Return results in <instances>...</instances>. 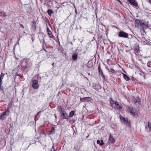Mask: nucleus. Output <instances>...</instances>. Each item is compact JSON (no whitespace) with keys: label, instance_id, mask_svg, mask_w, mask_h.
I'll return each mask as SVG.
<instances>
[{"label":"nucleus","instance_id":"ea45409f","mask_svg":"<svg viewBox=\"0 0 151 151\" xmlns=\"http://www.w3.org/2000/svg\"><path fill=\"white\" fill-rule=\"evenodd\" d=\"M2 79L0 78V82L2 83Z\"/></svg>","mask_w":151,"mask_h":151},{"label":"nucleus","instance_id":"2eb2a0df","mask_svg":"<svg viewBox=\"0 0 151 151\" xmlns=\"http://www.w3.org/2000/svg\"><path fill=\"white\" fill-rule=\"evenodd\" d=\"M32 29L34 30V31L36 30V22L34 21L32 22Z\"/></svg>","mask_w":151,"mask_h":151},{"label":"nucleus","instance_id":"e433bc0d","mask_svg":"<svg viewBox=\"0 0 151 151\" xmlns=\"http://www.w3.org/2000/svg\"><path fill=\"white\" fill-rule=\"evenodd\" d=\"M100 141L99 140H97V143L98 144H100Z\"/></svg>","mask_w":151,"mask_h":151},{"label":"nucleus","instance_id":"72a5a7b5","mask_svg":"<svg viewBox=\"0 0 151 151\" xmlns=\"http://www.w3.org/2000/svg\"><path fill=\"white\" fill-rule=\"evenodd\" d=\"M2 114H3V115H6V112L4 111L2 113Z\"/></svg>","mask_w":151,"mask_h":151},{"label":"nucleus","instance_id":"f3484780","mask_svg":"<svg viewBox=\"0 0 151 151\" xmlns=\"http://www.w3.org/2000/svg\"><path fill=\"white\" fill-rule=\"evenodd\" d=\"M0 16L2 17H6L7 16V15L6 12H3L0 9Z\"/></svg>","mask_w":151,"mask_h":151},{"label":"nucleus","instance_id":"f03ea898","mask_svg":"<svg viewBox=\"0 0 151 151\" xmlns=\"http://www.w3.org/2000/svg\"><path fill=\"white\" fill-rule=\"evenodd\" d=\"M129 111L133 116L137 115L139 112L135 108H131L129 109Z\"/></svg>","mask_w":151,"mask_h":151},{"label":"nucleus","instance_id":"473e14b6","mask_svg":"<svg viewBox=\"0 0 151 151\" xmlns=\"http://www.w3.org/2000/svg\"><path fill=\"white\" fill-rule=\"evenodd\" d=\"M104 143L103 142V140H101V143H100V145H102L104 144Z\"/></svg>","mask_w":151,"mask_h":151},{"label":"nucleus","instance_id":"f257e3e1","mask_svg":"<svg viewBox=\"0 0 151 151\" xmlns=\"http://www.w3.org/2000/svg\"><path fill=\"white\" fill-rule=\"evenodd\" d=\"M29 61V59L27 58L23 59L22 61V69L23 71L27 68V63Z\"/></svg>","mask_w":151,"mask_h":151},{"label":"nucleus","instance_id":"dca6fc26","mask_svg":"<svg viewBox=\"0 0 151 151\" xmlns=\"http://www.w3.org/2000/svg\"><path fill=\"white\" fill-rule=\"evenodd\" d=\"M110 103L111 104V106L113 107H114V105H118V102L114 101L112 99H110Z\"/></svg>","mask_w":151,"mask_h":151},{"label":"nucleus","instance_id":"c03bdc74","mask_svg":"<svg viewBox=\"0 0 151 151\" xmlns=\"http://www.w3.org/2000/svg\"><path fill=\"white\" fill-rule=\"evenodd\" d=\"M44 50L46 52H47V51L45 49H44Z\"/></svg>","mask_w":151,"mask_h":151},{"label":"nucleus","instance_id":"ddd939ff","mask_svg":"<svg viewBox=\"0 0 151 151\" xmlns=\"http://www.w3.org/2000/svg\"><path fill=\"white\" fill-rule=\"evenodd\" d=\"M129 2L131 4L136 6H138V3L135 0H128Z\"/></svg>","mask_w":151,"mask_h":151},{"label":"nucleus","instance_id":"09e8293b","mask_svg":"<svg viewBox=\"0 0 151 151\" xmlns=\"http://www.w3.org/2000/svg\"><path fill=\"white\" fill-rule=\"evenodd\" d=\"M40 1H42L43 0H39Z\"/></svg>","mask_w":151,"mask_h":151},{"label":"nucleus","instance_id":"6ab92c4d","mask_svg":"<svg viewBox=\"0 0 151 151\" xmlns=\"http://www.w3.org/2000/svg\"><path fill=\"white\" fill-rule=\"evenodd\" d=\"M57 109L58 111L60 112H60H63L64 111H65L64 109L63 108V107L61 106H59L58 107Z\"/></svg>","mask_w":151,"mask_h":151},{"label":"nucleus","instance_id":"b1692460","mask_svg":"<svg viewBox=\"0 0 151 151\" xmlns=\"http://www.w3.org/2000/svg\"><path fill=\"white\" fill-rule=\"evenodd\" d=\"M118 105H114L116 106V108L117 109H121L122 108V106H121V105H119V104L118 103Z\"/></svg>","mask_w":151,"mask_h":151},{"label":"nucleus","instance_id":"9d476101","mask_svg":"<svg viewBox=\"0 0 151 151\" xmlns=\"http://www.w3.org/2000/svg\"><path fill=\"white\" fill-rule=\"evenodd\" d=\"M142 22L141 20L136 19L135 20V25L137 27H139V26L141 27V24Z\"/></svg>","mask_w":151,"mask_h":151},{"label":"nucleus","instance_id":"37998d69","mask_svg":"<svg viewBox=\"0 0 151 151\" xmlns=\"http://www.w3.org/2000/svg\"><path fill=\"white\" fill-rule=\"evenodd\" d=\"M149 2L151 4V0H149Z\"/></svg>","mask_w":151,"mask_h":151},{"label":"nucleus","instance_id":"6e6552de","mask_svg":"<svg viewBox=\"0 0 151 151\" xmlns=\"http://www.w3.org/2000/svg\"><path fill=\"white\" fill-rule=\"evenodd\" d=\"M148 125H146L145 129L146 131L148 132H150L151 131V124L149 121L147 122Z\"/></svg>","mask_w":151,"mask_h":151},{"label":"nucleus","instance_id":"0eeeda50","mask_svg":"<svg viewBox=\"0 0 151 151\" xmlns=\"http://www.w3.org/2000/svg\"><path fill=\"white\" fill-rule=\"evenodd\" d=\"M120 119L122 121L127 125H128V126H130V121H128L127 119L123 117H121Z\"/></svg>","mask_w":151,"mask_h":151},{"label":"nucleus","instance_id":"f8f14e48","mask_svg":"<svg viewBox=\"0 0 151 151\" xmlns=\"http://www.w3.org/2000/svg\"><path fill=\"white\" fill-rule=\"evenodd\" d=\"M91 98L90 97H86L84 98H80V102H85L86 101H89V99Z\"/></svg>","mask_w":151,"mask_h":151},{"label":"nucleus","instance_id":"f704fd0d","mask_svg":"<svg viewBox=\"0 0 151 151\" xmlns=\"http://www.w3.org/2000/svg\"><path fill=\"white\" fill-rule=\"evenodd\" d=\"M41 112V111H39L37 114L36 115V116H35V117H37V116L38 115H39V114Z\"/></svg>","mask_w":151,"mask_h":151},{"label":"nucleus","instance_id":"4c0bfd02","mask_svg":"<svg viewBox=\"0 0 151 151\" xmlns=\"http://www.w3.org/2000/svg\"><path fill=\"white\" fill-rule=\"evenodd\" d=\"M15 58L17 59V60H18L19 59V58H18L16 57V56L15 55V56H14Z\"/></svg>","mask_w":151,"mask_h":151},{"label":"nucleus","instance_id":"3c124183","mask_svg":"<svg viewBox=\"0 0 151 151\" xmlns=\"http://www.w3.org/2000/svg\"><path fill=\"white\" fill-rule=\"evenodd\" d=\"M150 88H151V86H150Z\"/></svg>","mask_w":151,"mask_h":151},{"label":"nucleus","instance_id":"aec40b11","mask_svg":"<svg viewBox=\"0 0 151 151\" xmlns=\"http://www.w3.org/2000/svg\"><path fill=\"white\" fill-rule=\"evenodd\" d=\"M78 55L76 53H73L72 56V59L74 60H76L77 59Z\"/></svg>","mask_w":151,"mask_h":151},{"label":"nucleus","instance_id":"1a4fd4ad","mask_svg":"<svg viewBox=\"0 0 151 151\" xmlns=\"http://www.w3.org/2000/svg\"><path fill=\"white\" fill-rule=\"evenodd\" d=\"M98 68L99 74L101 75L103 79H105V76L101 68V67L100 65L98 66Z\"/></svg>","mask_w":151,"mask_h":151},{"label":"nucleus","instance_id":"bb28decb","mask_svg":"<svg viewBox=\"0 0 151 151\" xmlns=\"http://www.w3.org/2000/svg\"><path fill=\"white\" fill-rule=\"evenodd\" d=\"M2 85V83L1 82H0V89H1L2 91L4 90V88L2 86H1Z\"/></svg>","mask_w":151,"mask_h":151},{"label":"nucleus","instance_id":"423d86ee","mask_svg":"<svg viewBox=\"0 0 151 151\" xmlns=\"http://www.w3.org/2000/svg\"><path fill=\"white\" fill-rule=\"evenodd\" d=\"M133 102L137 105H140L141 103L139 98L138 97H134L133 99Z\"/></svg>","mask_w":151,"mask_h":151},{"label":"nucleus","instance_id":"a19ab883","mask_svg":"<svg viewBox=\"0 0 151 151\" xmlns=\"http://www.w3.org/2000/svg\"><path fill=\"white\" fill-rule=\"evenodd\" d=\"M42 48H43V50H44V49H45V48L44 46V45H43V46H42Z\"/></svg>","mask_w":151,"mask_h":151},{"label":"nucleus","instance_id":"c9c22d12","mask_svg":"<svg viewBox=\"0 0 151 151\" xmlns=\"http://www.w3.org/2000/svg\"><path fill=\"white\" fill-rule=\"evenodd\" d=\"M5 112H6V113H9V110L8 109H7L6 110Z\"/></svg>","mask_w":151,"mask_h":151},{"label":"nucleus","instance_id":"c756f323","mask_svg":"<svg viewBox=\"0 0 151 151\" xmlns=\"http://www.w3.org/2000/svg\"><path fill=\"white\" fill-rule=\"evenodd\" d=\"M4 75V74H3V73H2L1 75L0 78L1 79H3Z\"/></svg>","mask_w":151,"mask_h":151},{"label":"nucleus","instance_id":"a18cd8bd","mask_svg":"<svg viewBox=\"0 0 151 151\" xmlns=\"http://www.w3.org/2000/svg\"><path fill=\"white\" fill-rule=\"evenodd\" d=\"M18 76H20V77H22V76L20 75H18Z\"/></svg>","mask_w":151,"mask_h":151},{"label":"nucleus","instance_id":"58836bf2","mask_svg":"<svg viewBox=\"0 0 151 151\" xmlns=\"http://www.w3.org/2000/svg\"><path fill=\"white\" fill-rule=\"evenodd\" d=\"M118 2L120 3H121V1H120V0H116Z\"/></svg>","mask_w":151,"mask_h":151},{"label":"nucleus","instance_id":"8fccbe9b","mask_svg":"<svg viewBox=\"0 0 151 151\" xmlns=\"http://www.w3.org/2000/svg\"><path fill=\"white\" fill-rule=\"evenodd\" d=\"M44 41V42H45V41Z\"/></svg>","mask_w":151,"mask_h":151},{"label":"nucleus","instance_id":"393cba45","mask_svg":"<svg viewBox=\"0 0 151 151\" xmlns=\"http://www.w3.org/2000/svg\"><path fill=\"white\" fill-rule=\"evenodd\" d=\"M67 5V3H63L58 7V9L60 7L63 8V7Z\"/></svg>","mask_w":151,"mask_h":151},{"label":"nucleus","instance_id":"a211bd4d","mask_svg":"<svg viewBox=\"0 0 151 151\" xmlns=\"http://www.w3.org/2000/svg\"><path fill=\"white\" fill-rule=\"evenodd\" d=\"M109 140L110 142H111L112 143H114L115 141L112 135L111 134L109 137Z\"/></svg>","mask_w":151,"mask_h":151},{"label":"nucleus","instance_id":"2f4dec72","mask_svg":"<svg viewBox=\"0 0 151 151\" xmlns=\"http://www.w3.org/2000/svg\"><path fill=\"white\" fill-rule=\"evenodd\" d=\"M4 115H3V114H2L0 116V119H3L4 118Z\"/></svg>","mask_w":151,"mask_h":151},{"label":"nucleus","instance_id":"49530a36","mask_svg":"<svg viewBox=\"0 0 151 151\" xmlns=\"http://www.w3.org/2000/svg\"><path fill=\"white\" fill-rule=\"evenodd\" d=\"M18 76H20V77H22V76L20 75H18Z\"/></svg>","mask_w":151,"mask_h":151},{"label":"nucleus","instance_id":"c85d7f7f","mask_svg":"<svg viewBox=\"0 0 151 151\" xmlns=\"http://www.w3.org/2000/svg\"><path fill=\"white\" fill-rule=\"evenodd\" d=\"M147 66L149 67H151V62H148L147 63Z\"/></svg>","mask_w":151,"mask_h":151},{"label":"nucleus","instance_id":"20e7f679","mask_svg":"<svg viewBox=\"0 0 151 151\" xmlns=\"http://www.w3.org/2000/svg\"><path fill=\"white\" fill-rule=\"evenodd\" d=\"M118 36L120 37H123L125 38H128V34L123 31H120L119 32Z\"/></svg>","mask_w":151,"mask_h":151},{"label":"nucleus","instance_id":"412c9836","mask_svg":"<svg viewBox=\"0 0 151 151\" xmlns=\"http://www.w3.org/2000/svg\"><path fill=\"white\" fill-rule=\"evenodd\" d=\"M122 74L123 75L124 78L126 81H128L130 80V78L129 76H127L124 73H123Z\"/></svg>","mask_w":151,"mask_h":151},{"label":"nucleus","instance_id":"5701e85b","mask_svg":"<svg viewBox=\"0 0 151 151\" xmlns=\"http://www.w3.org/2000/svg\"><path fill=\"white\" fill-rule=\"evenodd\" d=\"M75 112L74 111H71L69 114V116L70 117H73L75 114Z\"/></svg>","mask_w":151,"mask_h":151},{"label":"nucleus","instance_id":"de8ad7c7","mask_svg":"<svg viewBox=\"0 0 151 151\" xmlns=\"http://www.w3.org/2000/svg\"><path fill=\"white\" fill-rule=\"evenodd\" d=\"M54 63H52V65L53 66H54Z\"/></svg>","mask_w":151,"mask_h":151},{"label":"nucleus","instance_id":"7c9ffc66","mask_svg":"<svg viewBox=\"0 0 151 151\" xmlns=\"http://www.w3.org/2000/svg\"><path fill=\"white\" fill-rule=\"evenodd\" d=\"M111 72L112 73H114L115 72V70L113 69H111Z\"/></svg>","mask_w":151,"mask_h":151},{"label":"nucleus","instance_id":"a878e982","mask_svg":"<svg viewBox=\"0 0 151 151\" xmlns=\"http://www.w3.org/2000/svg\"><path fill=\"white\" fill-rule=\"evenodd\" d=\"M55 133V129L54 127H53L50 133V134H53Z\"/></svg>","mask_w":151,"mask_h":151},{"label":"nucleus","instance_id":"7ed1b4c3","mask_svg":"<svg viewBox=\"0 0 151 151\" xmlns=\"http://www.w3.org/2000/svg\"><path fill=\"white\" fill-rule=\"evenodd\" d=\"M60 116L61 119H68L69 117L68 114L65 111H64L63 112L60 113Z\"/></svg>","mask_w":151,"mask_h":151},{"label":"nucleus","instance_id":"4be33fe9","mask_svg":"<svg viewBox=\"0 0 151 151\" xmlns=\"http://www.w3.org/2000/svg\"><path fill=\"white\" fill-rule=\"evenodd\" d=\"M47 12L48 15L51 16V14L53 13V11L52 9H49L47 10Z\"/></svg>","mask_w":151,"mask_h":151},{"label":"nucleus","instance_id":"9b49d317","mask_svg":"<svg viewBox=\"0 0 151 151\" xmlns=\"http://www.w3.org/2000/svg\"><path fill=\"white\" fill-rule=\"evenodd\" d=\"M141 27L142 28V29H147L149 27L148 24L147 23H145L142 22V24H141Z\"/></svg>","mask_w":151,"mask_h":151},{"label":"nucleus","instance_id":"cd10ccee","mask_svg":"<svg viewBox=\"0 0 151 151\" xmlns=\"http://www.w3.org/2000/svg\"><path fill=\"white\" fill-rule=\"evenodd\" d=\"M139 75L141 76H142L143 77H144L145 78V75L143 73H140Z\"/></svg>","mask_w":151,"mask_h":151},{"label":"nucleus","instance_id":"4468645a","mask_svg":"<svg viewBox=\"0 0 151 151\" xmlns=\"http://www.w3.org/2000/svg\"><path fill=\"white\" fill-rule=\"evenodd\" d=\"M47 34L49 35V37L50 38L53 37V35L52 34V32L47 27Z\"/></svg>","mask_w":151,"mask_h":151},{"label":"nucleus","instance_id":"39448f33","mask_svg":"<svg viewBox=\"0 0 151 151\" xmlns=\"http://www.w3.org/2000/svg\"><path fill=\"white\" fill-rule=\"evenodd\" d=\"M38 81L37 80H33L32 81V86L35 89H37L39 87L38 84Z\"/></svg>","mask_w":151,"mask_h":151},{"label":"nucleus","instance_id":"79ce46f5","mask_svg":"<svg viewBox=\"0 0 151 151\" xmlns=\"http://www.w3.org/2000/svg\"><path fill=\"white\" fill-rule=\"evenodd\" d=\"M42 48H43V50H44V49H45V48L44 46V45H43V46H42Z\"/></svg>","mask_w":151,"mask_h":151}]
</instances>
